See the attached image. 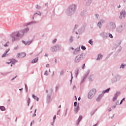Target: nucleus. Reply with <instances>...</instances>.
Masks as SVG:
<instances>
[{"instance_id":"f257e3e1","label":"nucleus","mask_w":126,"mask_h":126,"mask_svg":"<svg viewBox=\"0 0 126 126\" xmlns=\"http://www.w3.org/2000/svg\"><path fill=\"white\" fill-rule=\"evenodd\" d=\"M15 35L13 37L12 41H16L17 40H19V37H21L23 36L22 34L20 33V32H15Z\"/></svg>"},{"instance_id":"f03ea898","label":"nucleus","mask_w":126,"mask_h":126,"mask_svg":"<svg viewBox=\"0 0 126 126\" xmlns=\"http://www.w3.org/2000/svg\"><path fill=\"white\" fill-rule=\"evenodd\" d=\"M95 94H96V90L93 89L91 90L88 94V98L89 99H92L93 97H94Z\"/></svg>"},{"instance_id":"7ed1b4c3","label":"nucleus","mask_w":126,"mask_h":126,"mask_svg":"<svg viewBox=\"0 0 126 126\" xmlns=\"http://www.w3.org/2000/svg\"><path fill=\"white\" fill-rule=\"evenodd\" d=\"M83 58H84V55H83V54L77 56L75 59V62L79 63L80 61L83 59Z\"/></svg>"},{"instance_id":"20e7f679","label":"nucleus","mask_w":126,"mask_h":126,"mask_svg":"<svg viewBox=\"0 0 126 126\" xmlns=\"http://www.w3.org/2000/svg\"><path fill=\"white\" fill-rule=\"evenodd\" d=\"M25 57H26V53L24 52L18 53L17 54V58L19 59H22V58H24Z\"/></svg>"},{"instance_id":"39448f33","label":"nucleus","mask_w":126,"mask_h":126,"mask_svg":"<svg viewBox=\"0 0 126 126\" xmlns=\"http://www.w3.org/2000/svg\"><path fill=\"white\" fill-rule=\"evenodd\" d=\"M28 31H29V28H26L22 31H20V33H21V35L23 36V35H24V33H26V32H28Z\"/></svg>"},{"instance_id":"423d86ee","label":"nucleus","mask_w":126,"mask_h":126,"mask_svg":"<svg viewBox=\"0 0 126 126\" xmlns=\"http://www.w3.org/2000/svg\"><path fill=\"white\" fill-rule=\"evenodd\" d=\"M123 16V17H126V11L124 10H122L120 13V15L119 16L120 19H122Z\"/></svg>"},{"instance_id":"0eeeda50","label":"nucleus","mask_w":126,"mask_h":126,"mask_svg":"<svg viewBox=\"0 0 126 126\" xmlns=\"http://www.w3.org/2000/svg\"><path fill=\"white\" fill-rule=\"evenodd\" d=\"M59 49H60V47H59V46L57 45V46L52 47L51 49V51L52 52H56V51H58V50H59Z\"/></svg>"},{"instance_id":"6e6552de","label":"nucleus","mask_w":126,"mask_h":126,"mask_svg":"<svg viewBox=\"0 0 126 126\" xmlns=\"http://www.w3.org/2000/svg\"><path fill=\"white\" fill-rule=\"evenodd\" d=\"M15 63H17V61L15 59H10L9 62H6V63L9 64V63H12V64H14Z\"/></svg>"},{"instance_id":"1a4fd4ad","label":"nucleus","mask_w":126,"mask_h":126,"mask_svg":"<svg viewBox=\"0 0 126 126\" xmlns=\"http://www.w3.org/2000/svg\"><path fill=\"white\" fill-rule=\"evenodd\" d=\"M23 43H24V44H25V45H30L31 44V43H32V41H23Z\"/></svg>"},{"instance_id":"9d476101","label":"nucleus","mask_w":126,"mask_h":126,"mask_svg":"<svg viewBox=\"0 0 126 126\" xmlns=\"http://www.w3.org/2000/svg\"><path fill=\"white\" fill-rule=\"evenodd\" d=\"M79 111V106H77L74 109V112L75 114H77V112Z\"/></svg>"},{"instance_id":"9b49d317","label":"nucleus","mask_w":126,"mask_h":126,"mask_svg":"<svg viewBox=\"0 0 126 126\" xmlns=\"http://www.w3.org/2000/svg\"><path fill=\"white\" fill-rule=\"evenodd\" d=\"M103 58V55H102L101 54H98L97 58L96 59L97 60H101V59H102Z\"/></svg>"},{"instance_id":"f8f14e48","label":"nucleus","mask_w":126,"mask_h":126,"mask_svg":"<svg viewBox=\"0 0 126 126\" xmlns=\"http://www.w3.org/2000/svg\"><path fill=\"white\" fill-rule=\"evenodd\" d=\"M102 95H99L98 96L97 98H96V101L97 102H99V101H100V100H101L102 99Z\"/></svg>"},{"instance_id":"ddd939ff","label":"nucleus","mask_w":126,"mask_h":126,"mask_svg":"<svg viewBox=\"0 0 126 126\" xmlns=\"http://www.w3.org/2000/svg\"><path fill=\"white\" fill-rule=\"evenodd\" d=\"M32 98L34 99V100H36V101H39V98L37 97V96H36L35 94H32Z\"/></svg>"},{"instance_id":"4468645a","label":"nucleus","mask_w":126,"mask_h":126,"mask_svg":"<svg viewBox=\"0 0 126 126\" xmlns=\"http://www.w3.org/2000/svg\"><path fill=\"white\" fill-rule=\"evenodd\" d=\"M37 62H38V58H36L33 59L32 61V63H37Z\"/></svg>"},{"instance_id":"2eb2a0df","label":"nucleus","mask_w":126,"mask_h":126,"mask_svg":"<svg viewBox=\"0 0 126 126\" xmlns=\"http://www.w3.org/2000/svg\"><path fill=\"white\" fill-rule=\"evenodd\" d=\"M110 90H111V88H108L106 90L104 91L103 93H109V91H110Z\"/></svg>"},{"instance_id":"dca6fc26","label":"nucleus","mask_w":126,"mask_h":126,"mask_svg":"<svg viewBox=\"0 0 126 126\" xmlns=\"http://www.w3.org/2000/svg\"><path fill=\"white\" fill-rule=\"evenodd\" d=\"M0 110L1 111H5V107L4 106H0Z\"/></svg>"},{"instance_id":"f3484780","label":"nucleus","mask_w":126,"mask_h":126,"mask_svg":"<svg viewBox=\"0 0 126 126\" xmlns=\"http://www.w3.org/2000/svg\"><path fill=\"white\" fill-rule=\"evenodd\" d=\"M81 48L82 49V50H86V47H85V46L82 45L81 46Z\"/></svg>"},{"instance_id":"a211bd4d","label":"nucleus","mask_w":126,"mask_h":126,"mask_svg":"<svg viewBox=\"0 0 126 126\" xmlns=\"http://www.w3.org/2000/svg\"><path fill=\"white\" fill-rule=\"evenodd\" d=\"M82 120V116H80L78 119V123Z\"/></svg>"},{"instance_id":"6ab92c4d","label":"nucleus","mask_w":126,"mask_h":126,"mask_svg":"<svg viewBox=\"0 0 126 126\" xmlns=\"http://www.w3.org/2000/svg\"><path fill=\"white\" fill-rule=\"evenodd\" d=\"M97 26H98V27H99V28H101V26H102V24L101 23V22L98 23Z\"/></svg>"},{"instance_id":"aec40b11","label":"nucleus","mask_w":126,"mask_h":126,"mask_svg":"<svg viewBox=\"0 0 126 126\" xmlns=\"http://www.w3.org/2000/svg\"><path fill=\"white\" fill-rule=\"evenodd\" d=\"M7 53H4L3 55H2V58H5V57H6V56H7Z\"/></svg>"},{"instance_id":"412c9836","label":"nucleus","mask_w":126,"mask_h":126,"mask_svg":"<svg viewBox=\"0 0 126 126\" xmlns=\"http://www.w3.org/2000/svg\"><path fill=\"white\" fill-rule=\"evenodd\" d=\"M89 43L92 45H93V41H92V40L91 39L89 41Z\"/></svg>"},{"instance_id":"4be33fe9","label":"nucleus","mask_w":126,"mask_h":126,"mask_svg":"<svg viewBox=\"0 0 126 126\" xmlns=\"http://www.w3.org/2000/svg\"><path fill=\"white\" fill-rule=\"evenodd\" d=\"M28 106H29V104H30V98H28Z\"/></svg>"},{"instance_id":"5701e85b","label":"nucleus","mask_w":126,"mask_h":126,"mask_svg":"<svg viewBox=\"0 0 126 126\" xmlns=\"http://www.w3.org/2000/svg\"><path fill=\"white\" fill-rule=\"evenodd\" d=\"M89 79L90 80H91V81H92V79H93V75L91 76L89 78Z\"/></svg>"},{"instance_id":"b1692460","label":"nucleus","mask_w":126,"mask_h":126,"mask_svg":"<svg viewBox=\"0 0 126 126\" xmlns=\"http://www.w3.org/2000/svg\"><path fill=\"white\" fill-rule=\"evenodd\" d=\"M117 100V95H116L115 96H114V97H113V101H115V100Z\"/></svg>"},{"instance_id":"393cba45","label":"nucleus","mask_w":126,"mask_h":126,"mask_svg":"<svg viewBox=\"0 0 126 126\" xmlns=\"http://www.w3.org/2000/svg\"><path fill=\"white\" fill-rule=\"evenodd\" d=\"M124 67H125V65H124V64H122L121 66H120V68H124Z\"/></svg>"},{"instance_id":"a878e982","label":"nucleus","mask_w":126,"mask_h":126,"mask_svg":"<svg viewBox=\"0 0 126 126\" xmlns=\"http://www.w3.org/2000/svg\"><path fill=\"white\" fill-rule=\"evenodd\" d=\"M74 107H76V106H77V102L76 101L74 103Z\"/></svg>"},{"instance_id":"bb28decb","label":"nucleus","mask_w":126,"mask_h":126,"mask_svg":"<svg viewBox=\"0 0 126 126\" xmlns=\"http://www.w3.org/2000/svg\"><path fill=\"white\" fill-rule=\"evenodd\" d=\"M85 66V63L83 64L82 66V68L83 69H84V67Z\"/></svg>"},{"instance_id":"cd10ccee","label":"nucleus","mask_w":126,"mask_h":126,"mask_svg":"<svg viewBox=\"0 0 126 126\" xmlns=\"http://www.w3.org/2000/svg\"><path fill=\"white\" fill-rule=\"evenodd\" d=\"M109 36L111 38H113V35H112V34L111 33L109 34Z\"/></svg>"},{"instance_id":"c85d7f7f","label":"nucleus","mask_w":126,"mask_h":126,"mask_svg":"<svg viewBox=\"0 0 126 126\" xmlns=\"http://www.w3.org/2000/svg\"><path fill=\"white\" fill-rule=\"evenodd\" d=\"M45 75H48V71H46L44 73Z\"/></svg>"},{"instance_id":"c756f323","label":"nucleus","mask_w":126,"mask_h":126,"mask_svg":"<svg viewBox=\"0 0 126 126\" xmlns=\"http://www.w3.org/2000/svg\"><path fill=\"white\" fill-rule=\"evenodd\" d=\"M56 42H57V39H56V38H55V39L53 41V44H54V43H56Z\"/></svg>"},{"instance_id":"7c9ffc66","label":"nucleus","mask_w":126,"mask_h":126,"mask_svg":"<svg viewBox=\"0 0 126 126\" xmlns=\"http://www.w3.org/2000/svg\"><path fill=\"white\" fill-rule=\"evenodd\" d=\"M9 51V49H8L6 50L5 53H6V54H7V53H8Z\"/></svg>"},{"instance_id":"2f4dec72","label":"nucleus","mask_w":126,"mask_h":126,"mask_svg":"<svg viewBox=\"0 0 126 126\" xmlns=\"http://www.w3.org/2000/svg\"><path fill=\"white\" fill-rule=\"evenodd\" d=\"M125 100V98H123L122 100H121V102H120V105H121V104H122L123 103V102H124V100Z\"/></svg>"},{"instance_id":"473e14b6","label":"nucleus","mask_w":126,"mask_h":126,"mask_svg":"<svg viewBox=\"0 0 126 126\" xmlns=\"http://www.w3.org/2000/svg\"><path fill=\"white\" fill-rule=\"evenodd\" d=\"M35 122L34 121H33L32 122H31V126H32V124H34Z\"/></svg>"},{"instance_id":"72a5a7b5","label":"nucleus","mask_w":126,"mask_h":126,"mask_svg":"<svg viewBox=\"0 0 126 126\" xmlns=\"http://www.w3.org/2000/svg\"><path fill=\"white\" fill-rule=\"evenodd\" d=\"M36 14H37L38 15H41V13L39 12L38 13H35L34 15H36Z\"/></svg>"},{"instance_id":"f704fd0d","label":"nucleus","mask_w":126,"mask_h":126,"mask_svg":"<svg viewBox=\"0 0 126 126\" xmlns=\"http://www.w3.org/2000/svg\"><path fill=\"white\" fill-rule=\"evenodd\" d=\"M56 115H55V116H54V117H53V120H54V121H55V120H56Z\"/></svg>"},{"instance_id":"c9c22d12","label":"nucleus","mask_w":126,"mask_h":126,"mask_svg":"<svg viewBox=\"0 0 126 126\" xmlns=\"http://www.w3.org/2000/svg\"><path fill=\"white\" fill-rule=\"evenodd\" d=\"M70 40L71 42H72V41H73V38L71 37Z\"/></svg>"},{"instance_id":"e433bc0d","label":"nucleus","mask_w":126,"mask_h":126,"mask_svg":"<svg viewBox=\"0 0 126 126\" xmlns=\"http://www.w3.org/2000/svg\"><path fill=\"white\" fill-rule=\"evenodd\" d=\"M4 46L5 47H7V46H8V45H7V43H6L5 45H4Z\"/></svg>"},{"instance_id":"4c0bfd02","label":"nucleus","mask_w":126,"mask_h":126,"mask_svg":"<svg viewBox=\"0 0 126 126\" xmlns=\"http://www.w3.org/2000/svg\"><path fill=\"white\" fill-rule=\"evenodd\" d=\"M49 66H50V64H47L46 65V67H49Z\"/></svg>"},{"instance_id":"58836bf2","label":"nucleus","mask_w":126,"mask_h":126,"mask_svg":"<svg viewBox=\"0 0 126 126\" xmlns=\"http://www.w3.org/2000/svg\"><path fill=\"white\" fill-rule=\"evenodd\" d=\"M72 7H73L74 9H75V5H72Z\"/></svg>"},{"instance_id":"ea45409f","label":"nucleus","mask_w":126,"mask_h":126,"mask_svg":"<svg viewBox=\"0 0 126 126\" xmlns=\"http://www.w3.org/2000/svg\"><path fill=\"white\" fill-rule=\"evenodd\" d=\"M112 25H113L114 28H115V27H116V25L115 24H113Z\"/></svg>"},{"instance_id":"a19ab883","label":"nucleus","mask_w":126,"mask_h":126,"mask_svg":"<svg viewBox=\"0 0 126 126\" xmlns=\"http://www.w3.org/2000/svg\"><path fill=\"white\" fill-rule=\"evenodd\" d=\"M80 99H81V98H80V97H78V101H80Z\"/></svg>"},{"instance_id":"79ce46f5","label":"nucleus","mask_w":126,"mask_h":126,"mask_svg":"<svg viewBox=\"0 0 126 126\" xmlns=\"http://www.w3.org/2000/svg\"><path fill=\"white\" fill-rule=\"evenodd\" d=\"M70 49H71V50H74V48H73V47H71Z\"/></svg>"},{"instance_id":"37998d69","label":"nucleus","mask_w":126,"mask_h":126,"mask_svg":"<svg viewBox=\"0 0 126 126\" xmlns=\"http://www.w3.org/2000/svg\"><path fill=\"white\" fill-rule=\"evenodd\" d=\"M120 7H121V5H119L118 6V8H120Z\"/></svg>"},{"instance_id":"c03bdc74","label":"nucleus","mask_w":126,"mask_h":126,"mask_svg":"<svg viewBox=\"0 0 126 126\" xmlns=\"http://www.w3.org/2000/svg\"><path fill=\"white\" fill-rule=\"evenodd\" d=\"M25 88H26V89H27V85L25 86Z\"/></svg>"},{"instance_id":"a18cd8bd","label":"nucleus","mask_w":126,"mask_h":126,"mask_svg":"<svg viewBox=\"0 0 126 126\" xmlns=\"http://www.w3.org/2000/svg\"><path fill=\"white\" fill-rule=\"evenodd\" d=\"M76 52V50H75L74 52V54H75Z\"/></svg>"},{"instance_id":"49530a36","label":"nucleus","mask_w":126,"mask_h":126,"mask_svg":"<svg viewBox=\"0 0 126 126\" xmlns=\"http://www.w3.org/2000/svg\"><path fill=\"white\" fill-rule=\"evenodd\" d=\"M76 100H77V98L76 97V96H75Z\"/></svg>"},{"instance_id":"de8ad7c7","label":"nucleus","mask_w":126,"mask_h":126,"mask_svg":"<svg viewBox=\"0 0 126 126\" xmlns=\"http://www.w3.org/2000/svg\"><path fill=\"white\" fill-rule=\"evenodd\" d=\"M97 125H98V124H95V125H94V126H97Z\"/></svg>"},{"instance_id":"09e8293b","label":"nucleus","mask_w":126,"mask_h":126,"mask_svg":"<svg viewBox=\"0 0 126 126\" xmlns=\"http://www.w3.org/2000/svg\"><path fill=\"white\" fill-rule=\"evenodd\" d=\"M55 63H57V59H55Z\"/></svg>"},{"instance_id":"8fccbe9b","label":"nucleus","mask_w":126,"mask_h":126,"mask_svg":"<svg viewBox=\"0 0 126 126\" xmlns=\"http://www.w3.org/2000/svg\"><path fill=\"white\" fill-rule=\"evenodd\" d=\"M22 89H20L19 90H20H20H22Z\"/></svg>"},{"instance_id":"3c124183","label":"nucleus","mask_w":126,"mask_h":126,"mask_svg":"<svg viewBox=\"0 0 126 126\" xmlns=\"http://www.w3.org/2000/svg\"><path fill=\"white\" fill-rule=\"evenodd\" d=\"M71 78H72V74H71Z\"/></svg>"},{"instance_id":"603ef678","label":"nucleus","mask_w":126,"mask_h":126,"mask_svg":"<svg viewBox=\"0 0 126 126\" xmlns=\"http://www.w3.org/2000/svg\"><path fill=\"white\" fill-rule=\"evenodd\" d=\"M36 110L35 109V111H34V112H35V113H36Z\"/></svg>"},{"instance_id":"864d4df0","label":"nucleus","mask_w":126,"mask_h":126,"mask_svg":"<svg viewBox=\"0 0 126 126\" xmlns=\"http://www.w3.org/2000/svg\"><path fill=\"white\" fill-rule=\"evenodd\" d=\"M34 116H36V114H34V115L33 116V117H34Z\"/></svg>"},{"instance_id":"5fc2aeb1","label":"nucleus","mask_w":126,"mask_h":126,"mask_svg":"<svg viewBox=\"0 0 126 126\" xmlns=\"http://www.w3.org/2000/svg\"><path fill=\"white\" fill-rule=\"evenodd\" d=\"M32 108H33V106H32V107H31V109H32Z\"/></svg>"},{"instance_id":"6e6d98bb","label":"nucleus","mask_w":126,"mask_h":126,"mask_svg":"<svg viewBox=\"0 0 126 126\" xmlns=\"http://www.w3.org/2000/svg\"><path fill=\"white\" fill-rule=\"evenodd\" d=\"M73 88H75V86H74Z\"/></svg>"},{"instance_id":"4d7b16f0","label":"nucleus","mask_w":126,"mask_h":126,"mask_svg":"<svg viewBox=\"0 0 126 126\" xmlns=\"http://www.w3.org/2000/svg\"><path fill=\"white\" fill-rule=\"evenodd\" d=\"M33 18V19H34V17H33V18Z\"/></svg>"},{"instance_id":"13d9d810","label":"nucleus","mask_w":126,"mask_h":126,"mask_svg":"<svg viewBox=\"0 0 126 126\" xmlns=\"http://www.w3.org/2000/svg\"><path fill=\"white\" fill-rule=\"evenodd\" d=\"M11 66H12V64L11 65Z\"/></svg>"}]
</instances>
